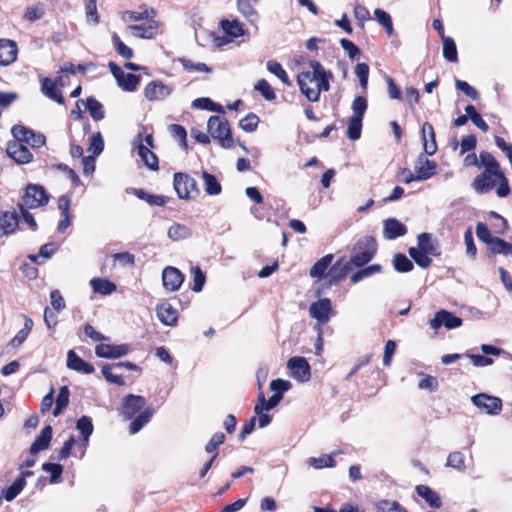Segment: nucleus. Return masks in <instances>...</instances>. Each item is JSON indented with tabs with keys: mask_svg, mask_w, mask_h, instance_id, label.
<instances>
[{
	"mask_svg": "<svg viewBox=\"0 0 512 512\" xmlns=\"http://www.w3.org/2000/svg\"><path fill=\"white\" fill-rule=\"evenodd\" d=\"M311 71H302L297 76L300 91L308 101L318 102L321 92L330 89V81L333 73L326 70L319 61L312 60L309 63Z\"/></svg>",
	"mask_w": 512,
	"mask_h": 512,
	"instance_id": "obj_1",
	"label": "nucleus"
},
{
	"mask_svg": "<svg viewBox=\"0 0 512 512\" xmlns=\"http://www.w3.org/2000/svg\"><path fill=\"white\" fill-rule=\"evenodd\" d=\"M377 252V242L372 236L360 238L352 249V256L347 261L352 267H363L369 263Z\"/></svg>",
	"mask_w": 512,
	"mask_h": 512,
	"instance_id": "obj_2",
	"label": "nucleus"
},
{
	"mask_svg": "<svg viewBox=\"0 0 512 512\" xmlns=\"http://www.w3.org/2000/svg\"><path fill=\"white\" fill-rule=\"evenodd\" d=\"M208 132L218 140L221 147L230 149L233 147V138L229 122L226 118L220 116H211L207 123Z\"/></svg>",
	"mask_w": 512,
	"mask_h": 512,
	"instance_id": "obj_3",
	"label": "nucleus"
},
{
	"mask_svg": "<svg viewBox=\"0 0 512 512\" xmlns=\"http://www.w3.org/2000/svg\"><path fill=\"white\" fill-rule=\"evenodd\" d=\"M173 186L180 199H194L200 194L197 181L184 172L174 174Z\"/></svg>",
	"mask_w": 512,
	"mask_h": 512,
	"instance_id": "obj_4",
	"label": "nucleus"
},
{
	"mask_svg": "<svg viewBox=\"0 0 512 512\" xmlns=\"http://www.w3.org/2000/svg\"><path fill=\"white\" fill-rule=\"evenodd\" d=\"M50 196L46 189L40 184H28L22 197V205L27 209H35L46 205Z\"/></svg>",
	"mask_w": 512,
	"mask_h": 512,
	"instance_id": "obj_5",
	"label": "nucleus"
},
{
	"mask_svg": "<svg viewBox=\"0 0 512 512\" xmlns=\"http://www.w3.org/2000/svg\"><path fill=\"white\" fill-rule=\"evenodd\" d=\"M108 67L110 69V72L116 79L118 86L121 87L124 91L133 92L138 88L140 81H141L140 75H136V74H132V73H125L113 61H110L108 63Z\"/></svg>",
	"mask_w": 512,
	"mask_h": 512,
	"instance_id": "obj_6",
	"label": "nucleus"
},
{
	"mask_svg": "<svg viewBox=\"0 0 512 512\" xmlns=\"http://www.w3.org/2000/svg\"><path fill=\"white\" fill-rule=\"evenodd\" d=\"M472 403L489 415H497L502 410V400L499 397L479 393L471 397Z\"/></svg>",
	"mask_w": 512,
	"mask_h": 512,
	"instance_id": "obj_7",
	"label": "nucleus"
},
{
	"mask_svg": "<svg viewBox=\"0 0 512 512\" xmlns=\"http://www.w3.org/2000/svg\"><path fill=\"white\" fill-rule=\"evenodd\" d=\"M291 376L300 383L308 382L311 378L310 365L303 357H292L287 363Z\"/></svg>",
	"mask_w": 512,
	"mask_h": 512,
	"instance_id": "obj_8",
	"label": "nucleus"
},
{
	"mask_svg": "<svg viewBox=\"0 0 512 512\" xmlns=\"http://www.w3.org/2000/svg\"><path fill=\"white\" fill-rule=\"evenodd\" d=\"M429 324L434 330H438L441 327L451 330L461 326L462 319L457 317L454 313L442 309L435 313Z\"/></svg>",
	"mask_w": 512,
	"mask_h": 512,
	"instance_id": "obj_9",
	"label": "nucleus"
},
{
	"mask_svg": "<svg viewBox=\"0 0 512 512\" xmlns=\"http://www.w3.org/2000/svg\"><path fill=\"white\" fill-rule=\"evenodd\" d=\"M173 91V88L164 84L160 80L149 82L144 88V96L149 101H161L167 98Z\"/></svg>",
	"mask_w": 512,
	"mask_h": 512,
	"instance_id": "obj_10",
	"label": "nucleus"
},
{
	"mask_svg": "<svg viewBox=\"0 0 512 512\" xmlns=\"http://www.w3.org/2000/svg\"><path fill=\"white\" fill-rule=\"evenodd\" d=\"M344 258L338 259L329 269L327 274V286L332 287L339 284L346 278L353 267L348 263H343Z\"/></svg>",
	"mask_w": 512,
	"mask_h": 512,
	"instance_id": "obj_11",
	"label": "nucleus"
},
{
	"mask_svg": "<svg viewBox=\"0 0 512 512\" xmlns=\"http://www.w3.org/2000/svg\"><path fill=\"white\" fill-rule=\"evenodd\" d=\"M185 279L184 274L177 268L167 266L162 272L163 286L166 290L174 292L180 289Z\"/></svg>",
	"mask_w": 512,
	"mask_h": 512,
	"instance_id": "obj_12",
	"label": "nucleus"
},
{
	"mask_svg": "<svg viewBox=\"0 0 512 512\" xmlns=\"http://www.w3.org/2000/svg\"><path fill=\"white\" fill-rule=\"evenodd\" d=\"M415 172L419 180H428L437 173V163L433 160H429L425 153L420 154L414 166Z\"/></svg>",
	"mask_w": 512,
	"mask_h": 512,
	"instance_id": "obj_13",
	"label": "nucleus"
},
{
	"mask_svg": "<svg viewBox=\"0 0 512 512\" xmlns=\"http://www.w3.org/2000/svg\"><path fill=\"white\" fill-rule=\"evenodd\" d=\"M332 312V304L329 298H322L310 305L309 313L312 318L316 319L320 324H325L330 319Z\"/></svg>",
	"mask_w": 512,
	"mask_h": 512,
	"instance_id": "obj_14",
	"label": "nucleus"
},
{
	"mask_svg": "<svg viewBox=\"0 0 512 512\" xmlns=\"http://www.w3.org/2000/svg\"><path fill=\"white\" fill-rule=\"evenodd\" d=\"M58 84L63 85V78L59 76L56 80L45 77L41 81V91L49 99L57 102L60 105L65 104V99L61 92L57 89Z\"/></svg>",
	"mask_w": 512,
	"mask_h": 512,
	"instance_id": "obj_15",
	"label": "nucleus"
},
{
	"mask_svg": "<svg viewBox=\"0 0 512 512\" xmlns=\"http://www.w3.org/2000/svg\"><path fill=\"white\" fill-rule=\"evenodd\" d=\"M6 152L17 164H27L33 157L27 146L19 142H8Z\"/></svg>",
	"mask_w": 512,
	"mask_h": 512,
	"instance_id": "obj_16",
	"label": "nucleus"
},
{
	"mask_svg": "<svg viewBox=\"0 0 512 512\" xmlns=\"http://www.w3.org/2000/svg\"><path fill=\"white\" fill-rule=\"evenodd\" d=\"M407 233V227L396 218H387L383 221V237L387 240H395Z\"/></svg>",
	"mask_w": 512,
	"mask_h": 512,
	"instance_id": "obj_17",
	"label": "nucleus"
},
{
	"mask_svg": "<svg viewBox=\"0 0 512 512\" xmlns=\"http://www.w3.org/2000/svg\"><path fill=\"white\" fill-rule=\"evenodd\" d=\"M421 136L423 141L424 153L428 156H432L437 151L436 135L433 125L429 122H425L421 128Z\"/></svg>",
	"mask_w": 512,
	"mask_h": 512,
	"instance_id": "obj_18",
	"label": "nucleus"
},
{
	"mask_svg": "<svg viewBox=\"0 0 512 512\" xmlns=\"http://www.w3.org/2000/svg\"><path fill=\"white\" fill-rule=\"evenodd\" d=\"M146 405V399L143 396L130 394L125 397L122 406V413L126 418H132L137 412Z\"/></svg>",
	"mask_w": 512,
	"mask_h": 512,
	"instance_id": "obj_19",
	"label": "nucleus"
},
{
	"mask_svg": "<svg viewBox=\"0 0 512 512\" xmlns=\"http://www.w3.org/2000/svg\"><path fill=\"white\" fill-rule=\"evenodd\" d=\"M19 225V216L16 211H5L0 214V237L13 234Z\"/></svg>",
	"mask_w": 512,
	"mask_h": 512,
	"instance_id": "obj_20",
	"label": "nucleus"
},
{
	"mask_svg": "<svg viewBox=\"0 0 512 512\" xmlns=\"http://www.w3.org/2000/svg\"><path fill=\"white\" fill-rule=\"evenodd\" d=\"M156 313L159 321L167 326L175 325L178 320V311L169 302L158 304Z\"/></svg>",
	"mask_w": 512,
	"mask_h": 512,
	"instance_id": "obj_21",
	"label": "nucleus"
},
{
	"mask_svg": "<svg viewBox=\"0 0 512 512\" xmlns=\"http://www.w3.org/2000/svg\"><path fill=\"white\" fill-rule=\"evenodd\" d=\"M17 45L9 39H0V65L7 66L17 57Z\"/></svg>",
	"mask_w": 512,
	"mask_h": 512,
	"instance_id": "obj_22",
	"label": "nucleus"
},
{
	"mask_svg": "<svg viewBox=\"0 0 512 512\" xmlns=\"http://www.w3.org/2000/svg\"><path fill=\"white\" fill-rule=\"evenodd\" d=\"M138 145L137 151L138 155L144 162V164L153 171H157L159 169L158 158L155 153H153L148 147H146L142 143V134L139 133L138 136Z\"/></svg>",
	"mask_w": 512,
	"mask_h": 512,
	"instance_id": "obj_23",
	"label": "nucleus"
},
{
	"mask_svg": "<svg viewBox=\"0 0 512 512\" xmlns=\"http://www.w3.org/2000/svg\"><path fill=\"white\" fill-rule=\"evenodd\" d=\"M333 254H326L310 268L309 275L312 278L323 279L327 276L330 267L333 265Z\"/></svg>",
	"mask_w": 512,
	"mask_h": 512,
	"instance_id": "obj_24",
	"label": "nucleus"
},
{
	"mask_svg": "<svg viewBox=\"0 0 512 512\" xmlns=\"http://www.w3.org/2000/svg\"><path fill=\"white\" fill-rule=\"evenodd\" d=\"M52 438V427L50 425L45 426L40 434L36 437L34 442L31 444L29 453L36 455L40 451H43L49 447Z\"/></svg>",
	"mask_w": 512,
	"mask_h": 512,
	"instance_id": "obj_25",
	"label": "nucleus"
},
{
	"mask_svg": "<svg viewBox=\"0 0 512 512\" xmlns=\"http://www.w3.org/2000/svg\"><path fill=\"white\" fill-rule=\"evenodd\" d=\"M123 367H126L128 369H134L136 366L129 362H127V363L118 362L113 365L106 364V365L102 366V373L107 381L117 384V385H123L124 384L123 377L121 375L113 373V370H119Z\"/></svg>",
	"mask_w": 512,
	"mask_h": 512,
	"instance_id": "obj_26",
	"label": "nucleus"
},
{
	"mask_svg": "<svg viewBox=\"0 0 512 512\" xmlns=\"http://www.w3.org/2000/svg\"><path fill=\"white\" fill-rule=\"evenodd\" d=\"M418 246L417 248L421 251L431 255L438 256L440 255L439 251V243L437 240L432 238V235L427 232H423L417 237Z\"/></svg>",
	"mask_w": 512,
	"mask_h": 512,
	"instance_id": "obj_27",
	"label": "nucleus"
},
{
	"mask_svg": "<svg viewBox=\"0 0 512 512\" xmlns=\"http://www.w3.org/2000/svg\"><path fill=\"white\" fill-rule=\"evenodd\" d=\"M493 174H489L487 172H482L477 175L473 182L472 187L479 194H484L489 192L495 186V181L492 179Z\"/></svg>",
	"mask_w": 512,
	"mask_h": 512,
	"instance_id": "obj_28",
	"label": "nucleus"
},
{
	"mask_svg": "<svg viewBox=\"0 0 512 512\" xmlns=\"http://www.w3.org/2000/svg\"><path fill=\"white\" fill-rule=\"evenodd\" d=\"M90 285L94 293L103 296L110 295L117 289L116 284L106 278H93L90 281Z\"/></svg>",
	"mask_w": 512,
	"mask_h": 512,
	"instance_id": "obj_29",
	"label": "nucleus"
},
{
	"mask_svg": "<svg viewBox=\"0 0 512 512\" xmlns=\"http://www.w3.org/2000/svg\"><path fill=\"white\" fill-rule=\"evenodd\" d=\"M479 163L481 166L485 167L483 172H487L489 174H493L494 176L500 174L502 171L500 170V164L495 159V157L486 151H482L479 155Z\"/></svg>",
	"mask_w": 512,
	"mask_h": 512,
	"instance_id": "obj_30",
	"label": "nucleus"
},
{
	"mask_svg": "<svg viewBox=\"0 0 512 512\" xmlns=\"http://www.w3.org/2000/svg\"><path fill=\"white\" fill-rule=\"evenodd\" d=\"M67 367L84 374L94 372L93 365L81 359L78 354H68Z\"/></svg>",
	"mask_w": 512,
	"mask_h": 512,
	"instance_id": "obj_31",
	"label": "nucleus"
},
{
	"mask_svg": "<svg viewBox=\"0 0 512 512\" xmlns=\"http://www.w3.org/2000/svg\"><path fill=\"white\" fill-rule=\"evenodd\" d=\"M489 255H498L501 254L503 256L512 255V243L505 241L502 238L495 237L491 244L488 246Z\"/></svg>",
	"mask_w": 512,
	"mask_h": 512,
	"instance_id": "obj_32",
	"label": "nucleus"
},
{
	"mask_svg": "<svg viewBox=\"0 0 512 512\" xmlns=\"http://www.w3.org/2000/svg\"><path fill=\"white\" fill-rule=\"evenodd\" d=\"M202 179L204 181V190L210 196L219 195L222 192V186L215 175L202 171Z\"/></svg>",
	"mask_w": 512,
	"mask_h": 512,
	"instance_id": "obj_33",
	"label": "nucleus"
},
{
	"mask_svg": "<svg viewBox=\"0 0 512 512\" xmlns=\"http://www.w3.org/2000/svg\"><path fill=\"white\" fill-rule=\"evenodd\" d=\"M220 24L223 31L232 38H238L245 34L244 25L237 19H223Z\"/></svg>",
	"mask_w": 512,
	"mask_h": 512,
	"instance_id": "obj_34",
	"label": "nucleus"
},
{
	"mask_svg": "<svg viewBox=\"0 0 512 512\" xmlns=\"http://www.w3.org/2000/svg\"><path fill=\"white\" fill-rule=\"evenodd\" d=\"M134 195L147 202L150 206H164L168 202V198L163 195H154L146 192L143 189H133Z\"/></svg>",
	"mask_w": 512,
	"mask_h": 512,
	"instance_id": "obj_35",
	"label": "nucleus"
},
{
	"mask_svg": "<svg viewBox=\"0 0 512 512\" xmlns=\"http://www.w3.org/2000/svg\"><path fill=\"white\" fill-rule=\"evenodd\" d=\"M416 491L425 501L433 508H439L442 505L439 495L430 487L425 485H418Z\"/></svg>",
	"mask_w": 512,
	"mask_h": 512,
	"instance_id": "obj_36",
	"label": "nucleus"
},
{
	"mask_svg": "<svg viewBox=\"0 0 512 512\" xmlns=\"http://www.w3.org/2000/svg\"><path fill=\"white\" fill-rule=\"evenodd\" d=\"M26 486V481L23 478H16V480L9 486L1 491L2 497L7 501H13Z\"/></svg>",
	"mask_w": 512,
	"mask_h": 512,
	"instance_id": "obj_37",
	"label": "nucleus"
},
{
	"mask_svg": "<svg viewBox=\"0 0 512 512\" xmlns=\"http://www.w3.org/2000/svg\"><path fill=\"white\" fill-rule=\"evenodd\" d=\"M442 51H443V57L452 63H455L458 61V52H457V46L454 41V39L450 36L442 39Z\"/></svg>",
	"mask_w": 512,
	"mask_h": 512,
	"instance_id": "obj_38",
	"label": "nucleus"
},
{
	"mask_svg": "<svg viewBox=\"0 0 512 512\" xmlns=\"http://www.w3.org/2000/svg\"><path fill=\"white\" fill-rule=\"evenodd\" d=\"M191 235V229L183 224L174 223L168 229V237L173 241L184 240L189 238Z\"/></svg>",
	"mask_w": 512,
	"mask_h": 512,
	"instance_id": "obj_39",
	"label": "nucleus"
},
{
	"mask_svg": "<svg viewBox=\"0 0 512 512\" xmlns=\"http://www.w3.org/2000/svg\"><path fill=\"white\" fill-rule=\"evenodd\" d=\"M375 20L384 28L388 36L394 33L392 18L385 10L377 8L374 11Z\"/></svg>",
	"mask_w": 512,
	"mask_h": 512,
	"instance_id": "obj_40",
	"label": "nucleus"
},
{
	"mask_svg": "<svg viewBox=\"0 0 512 512\" xmlns=\"http://www.w3.org/2000/svg\"><path fill=\"white\" fill-rule=\"evenodd\" d=\"M86 109L95 121H100L105 117L103 105L92 96L86 99Z\"/></svg>",
	"mask_w": 512,
	"mask_h": 512,
	"instance_id": "obj_41",
	"label": "nucleus"
},
{
	"mask_svg": "<svg viewBox=\"0 0 512 512\" xmlns=\"http://www.w3.org/2000/svg\"><path fill=\"white\" fill-rule=\"evenodd\" d=\"M23 317L25 320L24 327L10 341V345L12 348H17L18 346H20L25 341V339L28 337L29 333L32 330L33 321L27 316Z\"/></svg>",
	"mask_w": 512,
	"mask_h": 512,
	"instance_id": "obj_42",
	"label": "nucleus"
},
{
	"mask_svg": "<svg viewBox=\"0 0 512 512\" xmlns=\"http://www.w3.org/2000/svg\"><path fill=\"white\" fill-rule=\"evenodd\" d=\"M393 267L399 273H407L413 270V262L403 253H397L393 257Z\"/></svg>",
	"mask_w": 512,
	"mask_h": 512,
	"instance_id": "obj_43",
	"label": "nucleus"
},
{
	"mask_svg": "<svg viewBox=\"0 0 512 512\" xmlns=\"http://www.w3.org/2000/svg\"><path fill=\"white\" fill-rule=\"evenodd\" d=\"M408 253L419 267L426 269L432 265V259L429 257L430 255L421 251L417 247H410Z\"/></svg>",
	"mask_w": 512,
	"mask_h": 512,
	"instance_id": "obj_44",
	"label": "nucleus"
},
{
	"mask_svg": "<svg viewBox=\"0 0 512 512\" xmlns=\"http://www.w3.org/2000/svg\"><path fill=\"white\" fill-rule=\"evenodd\" d=\"M153 415V410L150 408L145 409L142 413H140L131 423L129 427V431L131 434H135L139 432L142 427L147 424Z\"/></svg>",
	"mask_w": 512,
	"mask_h": 512,
	"instance_id": "obj_45",
	"label": "nucleus"
},
{
	"mask_svg": "<svg viewBox=\"0 0 512 512\" xmlns=\"http://www.w3.org/2000/svg\"><path fill=\"white\" fill-rule=\"evenodd\" d=\"M70 391L67 386H62L59 389V393L56 397V405L53 410V415L58 416L69 404Z\"/></svg>",
	"mask_w": 512,
	"mask_h": 512,
	"instance_id": "obj_46",
	"label": "nucleus"
},
{
	"mask_svg": "<svg viewBox=\"0 0 512 512\" xmlns=\"http://www.w3.org/2000/svg\"><path fill=\"white\" fill-rule=\"evenodd\" d=\"M267 69L270 73L279 78L283 84L291 86V81L288 77V74L279 62L275 60H269L267 62Z\"/></svg>",
	"mask_w": 512,
	"mask_h": 512,
	"instance_id": "obj_47",
	"label": "nucleus"
},
{
	"mask_svg": "<svg viewBox=\"0 0 512 512\" xmlns=\"http://www.w3.org/2000/svg\"><path fill=\"white\" fill-rule=\"evenodd\" d=\"M251 0H237L238 11L246 18L249 22L254 23L257 20V11L252 6Z\"/></svg>",
	"mask_w": 512,
	"mask_h": 512,
	"instance_id": "obj_48",
	"label": "nucleus"
},
{
	"mask_svg": "<svg viewBox=\"0 0 512 512\" xmlns=\"http://www.w3.org/2000/svg\"><path fill=\"white\" fill-rule=\"evenodd\" d=\"M381 270H382V266L380 264H373V265L364 267V268L356 271L355 273H353L351 275L350 280L352 283H358L359 281H361L364 278H367L375 273L381 272Z\"/></svg>",
	"mask_w": 512,
	"mask_h": 512,
	"instance_id": "obj_49",
	"label": "nucleus"
},
{
	"mask_svg": "<svg viewBox=\"0 0 512 512\" xmlns=\"http://www.w3.org/2000/svg\"><path fill=\"white\" fill-rule=\"evenodd\" d=\"M76 428L80 431L83 441L87 443L94 429L91 418L88 416H82L77 420Z\"/></svg>",
	"mask_w": 512,
	"mask_h": 512,
	"instance_id": "obj_50",
	"label": "nucleus"
},
{
	"mask_svg": "<svg viewBox=\"0 0 512 512\" xmlns=\"http://www.w3.org/2000/svg\"><path fill=\"white\" fill-rule=\"evenodd\" d=\"M363 118L351 116L348 121L347 136L351 140H358L361 136Z\"/></svg>",
	"mask_w": 512,
	"mask_h": 512,
	"instance_id": "obj_51",
	"label": "nucleus"
},
{
	"mask_svg": "<svg viewBox=\"0 0 512 512\" xmlns=\"http://www.w3.org/2000/svg\"><path fill=\"white\" fill-rule=\"evenodd\" d=\"M335 454L336 452L332 453L331 455L324 454L320 457H311L308 459V463L315 469L334 467L336 463L335 460L333 459V455Z\"/></svg>",
	"mask_w": 512,
	"mask_h": 512,
	"instance_id": "obj_52",
	"label": "nucleus"
},
{
	"mask_svg": "<svg viewBox=\"0 0 512 512\" xmlns=\"http://www.w3.org/2000/svg\"><path fill=\"white\" fill-rule=\"evenodd\" d=\"M112 42L117 53L125 59H131L134 56L133 50L124 44L117 33H113Z\"/></svg>",
	"mask_w": 512,
	"mask_h": 512,
	"instance_id": "obj_53",
	"label": "nucleus"
},
{
	"mask_svg": "<svg viewBox=\"0 0 512 512\" xmlns=\"http://www.w3.org/2000/svg\"><path fill=\"white\" fill-rule=\"evenodd\" d=\"M258 123L259 117L255 113L251 112L240 120L239 126L245 132L251 133L257 129Z\"/></svg>",
	"mask_w": 512,
	"mask_h": 512,
	"instance_id": "obj_54",
	"label": "nucleus"
},
{
	"mask_svg": "<svg viewBox=\"0 0 512 512\" xmlns=\"http://www.w3.org/2000/svg\"><path fill=\"white\" fill-rule=\"evenodd\" d=\"M254 89L258 91L265 100L272 101L276 98V94L271 85L265 80L261 79L256 84Z\"/></svg>",
	"mask_w": 512,
	"mask_h": 512,
	"instance_id": "obj_55",
	"label": "nucleus"
},
{
	"mask_svg": "<svg viewBox=\"0 0 512 512\" xmlns=\"http://www.w3.org/2000/svg\"><path fill=\"white\" fill-rule=\"evenodd\" d=\"M446 466L452 467L458 471H464L466 468L464 455L458 451L451 452L448 455Z\"/></svg>",
	"mask_w": 512,
	"mask_h": 512,
	"instance_id": "obj_56",
	"label": "nucleus"
},
{
	"mask_svg": "<svg viewBox=\"0 0 512 512\" xmlns=\"http://www.w3.org/2000/svg\"><path fill=\"white\" fill-rule=\"evenodd\" d=\"M191 272L193 275V285L191 289L195 292L202 291L206 281V276L204 272L201 270L199 266L192 267Z\"/></svg>",
	"mask_w": 512,
	"mask_h": 512,
	"instance_id": "obj_57",
	"label": "nucleus"
},
{
	"mask_svg": "<svg viewBox=\"0 0 512 512\" xmlns=\"http://www.w3.org/2000/svg\"><path fill=\"white\" fill-rule=\"evenodd\" d=\"M31 132H32L31 129H29L23 125H20V124L14 125L11 129V133H12L13 137L15 138L14 142H19L22 144L27 143Z\"/></svg>",
	"mask_w": 512,
	"mask_h": 512,
	"instance_id": "obj_58",
	"label": "nucleus"
},
{
	"mask_svg": "<svg viewBox=\"0 0 512 512\" xmlns=\"http://www.w3.org/2000/svg\"><path fill=\"white\" fill-rule=\"evenodd\" d=\"M368 103L365 96H356L352 102L351 109L353 111V115L355 117L363 118L364 114L367 110Z\"/></svg>",
	"mask_w": 512,
	"mask_h": 512,
	"instance_id": "obj_59",
	"label": "nucleus"
},
{
	"mask_svg": "<svg viewBox=\"0 0 512 512\" xmlns=\"http://www.w3.org/2000/svg\"><path fill=\"white\" fill-rule=\"evenodd\" d=\"M169 131L172 136L180 142L182 148L187 149V132L186 129L179 124H171L169 126Z\"/></svg>",
	"mask_w": 512,
	"mask_h": 512,
	"instance_id": "obj_60",
	"label": "nucleus"
},
{
	"mask_svg": "<svg viewBox=\"0 0 512 512\" xmlns=\"http://www.w3.org/2000/svg\"><path fill=\"white\" fill-rule=\"evenodd\" d=\"M45 14L43 4H37L26 8L24 13V19L30 22L41 19Z\"/></svg>",
	"mask_w": 512,
	"mask_h": 512,
	"instance_id": "obj_61",
	"label": "nucleus"
},
{
	"mask_svg": "<svg viewBox=\"0 0 512 512\" xmlns=\"http://www.w3.org/2000/svg\"><path fill=\"white\" fill-rule=\"evenodd\" d=\"M292 384L288 380L283 379H275L270 383V390L274 392V395H278L280 398H283L285 392L290 390Z\"/></svg>",
	"mask_w": 512,
	"mask_h": 512,
	"instance_id": "obj_62",
	"label": "nucleus"
},
{
	"mask_svg": "<svg viewBox=\"0 0 512 512\" xmlns=\"http://www.w3.org/2000/svg\"><path fill=\"white\" fill-rule=\"evenodd\" d=\"M42 469L48 473H50V481L51 483H57L60 481L63 466L58 463H44L42 465Z\"/></svg>",
	"mask_w": 512,
	"mask_h": 512,
	"instance_id": "obj_63",
	"label": "nucleus"
},
{
	"mask_svg": "<svg viewBox=\"0 0 512 512\" xmlns=\"http://www.w3.org/2000/svg\"><path fill=\"white\" fill-rule=\"evenodd\" d=\"M104 149V140L100 132L94 133L90 138L88 150L92 152L93 156H99Z\"/></svg>",
	"mask_w": 512,
	"mask_h": 512,
	"instance_id": "obj_64",
	"label": "nucleus"
}]
</instances>
